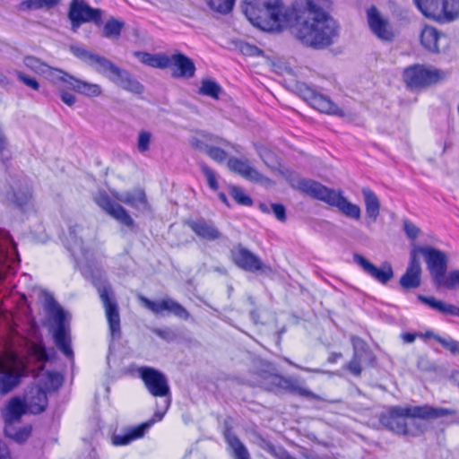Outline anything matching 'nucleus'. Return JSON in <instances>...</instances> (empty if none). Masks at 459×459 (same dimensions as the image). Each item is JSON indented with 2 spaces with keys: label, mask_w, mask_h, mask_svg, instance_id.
<instances>
[{
  "label": "nucleus",
  "mask_w": 459,
  "mask_h": 459,
  "mask_svg": "<svg viewBox=\"0 0 459 459\" xmlns=\"http://www.w3.org/2000/svg\"><path fill=\"white\" fill-rule=\"evenodd\" d=\"M228 167L230 170L239 174L243 178L254 181L263 182L268 180L261 173H259L255 168L250 166L247 160H240L238 158H230L228 160Z\"/></svg>",
  "instance_id": "26"
},
{
  "label": "nucleus",
  "mask_w": 459,
  "mask_h": 459,
  "mask_svg": "<svg viewBox=\"0 0 459 459\" xmlns=\"http://www.w3.org/2000/svg\"><path fill=\"white\" fill-rule=\"evenodd\" d=\"M329 0H306V4L302 9L292 6L291 8L295 10L296 14L293 22L299 19H307L308 17H315L321 13L328 14L325 10L329 7Z\"/></svg>",
  "instance_id": "28"
},
{
  "label": "nucleus",
  "mask_w": 459,
  "mask_h": 459,
  "mask_svg": "<svg viewBox=\"0 0 459 459\" xmlns=\"http://www.w3.org/2000/svg\"><path fill=\"white\" fill-rule=\"evenodd\" d=\"M367 215V225L375 223L380 214V201L377 195L369 188L361 190Z\"/></svg>",
  "instance_id": "30"
},
{
  "label": "nucleus",
  "mask_w": 459,
  "mask_h": 459,
  "mask_svg": "<svg viewBox=\"0 0 459 459\" xmlns=\"http://www.w3.org/2000/svg\"><path fill=\"white\" fill-rule=\"evenodd\" d=\"M134 55L146 65L160 69L169 68V56L165 54L135 52Z\"/></svg>",
  "instance_id": "38"
},
{
  "label": "nucleus",
  "mask_w": 459,
  "mask_h": 459,
  "mask_svg": "<svg viewBox=\"0 0 459 459\" xmlns=\"http://www.w3.org/2000/svg\"><path fill=\"white\" fill-rule=\"evenodd\" d=\"M69 88L89 98L98 97L102 94L100 85L82 81L75 77H73L72 81H70Z\"/></svg>",
  "instance_id": "35"
},
{
  "label": "nucleus",
  "mask_w": 459,
  "mask_h": 459,
  "mask_svg": "<svg viewBox=\"0 0 459 459\" xmlns=\"http://www.w3.org/2000/svg\"><path fill=\"white\" fill-rule=\"evenodd\" d=\"M17 76H18L19 80L22 81L28 87H30L35 91H38L39 89V84L34 78H30V77L27 76L22 72H18Z\"/></svg>",
  "instance_id": "62"
},
{
  "label": "nucleus",
  "mask_w": 459,
  "mask_h": 459,
  "mask_svg": "<svg viewBox=\"0 0 459 459\" xmlns=\"http://www.w3.org/2000/svg\"><path fill=\"white\" fill-rule=\"evenodd\" d=\"M170 402H171V399L170 397H166L165 399H163L161 401L160 403H157L156 404V411L152 418V420H150L149 421H147L146 423H150V427L156 421H160L162 420V418L164 417L167 410L169 409V405H170Z\"/></svg>",
  "instance_id": "47"
},
{
  "label": "nucleus",
  "mask_w": 459,
  "mask_h": 459,
  "mask_svg": "<svg viewBox=\"0 0 459 459\" xmlns=\"http://www.w3.org/2000/svg\"><path fill=\"white\" fill-rule=\"evenodd\" d=\"M91 282L102 303L111 338L119 339L121 337V321L115 292L106 275L101 272H97L92 275Z\"/></svg>",
  "instance_id": "5"
},
{
  "label": "nucleus",
  "mask_w": 459,
  "mask_h": 459,
  "mask_svg": "<svg viewBox=\"0 0 459 459\" xmlns=\"http://www.w3.org/2000/svg\"><path fill=\"white\" fill-rule=\"evenodd\" d=\"M353 259L366 273L382 284H386L394 277L392 265L387 262L378 268L361 255L355 254Z\"/></svg>",
  "instance_id": "19"
},
{
  "label": "nucleus",
  "mask_w": 459,
  "mask_h": 459,
  "mask_svg": "<svg viewBox=\"0 0 459 459\" xmlns=\"http://www.w3.org/2000/svg\"><path fill=\"white\" fill-rule=\"evenodd\" d=\"M442 288L448 290L459 289V270L451 271L442 283Z\"/></svg>",
  "instance_id": "52"
},
{
  "label": "nucleus",
  "mask_w": 459,
  "mask_h": 459,
  "mask_svg": "<svg viewBox=\"0 0 459 459\" xmlns=\"http://www.w3.org/2000/svg\"><path fill=\"white\" fill-rule=\"evenodd\" d=\"M444 38L445 36L434 27L426 26L421 31L420 42L429 52L437 53L440 50V42Z\"/></svg>",
  "instance_id": "33"
},
{
  "label": "nucleus",
  "mask_w": 459,
  "mask_h": 459,
  "mask_svg": "<svg viewBox=\"0 0 459 459\" xmlns=\"http://www.w3.org/2000/svg\"><path fill=\"white\" fill-rule=\"evenodd\" d=\"M243 13L254 26L273 30L287 29L296 17L281 0H244Z\"/></svg>",
  "instance_id": "1"
},
{
  "label": "nucleus",
  "mask_w": 459,
  "mask_h": 459,
  "mask_svg": "<svg viewBox=\"0 0 459 459\" xmlns=\"http://www.w3.org/2000/svg\"><path fill=\"white\" fill-rule=\"evenodd\" d=\"M235 0H209L208 4L213 11L226 14L234 5Z\"/></svg>",
  "instance_id": "46"
},
{
  "label": "nucleus",
  "mask_w": 459,
  "mask_h": 459,
  "mask_svg": "<svg viewBox=\"0 0 459 459\" xmlns=\"http://www.w3.org/2000/svg\"><path fill=\"white\" fill-rule=\"evenodd\" d=\"M288 28L303 45L315 49L331 46L339 36L338 25L329 14L299 19Z\"/></svg>",
  "instance_id": "3"
},
{
  "label": "nucleus",
  "mask_w": 459,
  "mask_h": 459,
  "mask_svg": "<svg viewBox=\"0 0 459 459\" xmlns=\"http://www.w3.org/2000/svg\"><path fill=\"white\" fill-rule=\"evenodd\" d=\"M230 255L235 264L245 271L256 272L263 270L264 267L257 255L240 244L233 247Z\"/></svg>",
  "instance_id": "17"
},
{
  "label": "nucleus",
  "mask_w": 459,
  "mask_h": 459,
  "mask_svg": "<svg viewBox=\"0 0 459 459\" xmlns=\"http://www.w3.org/2000/svg\"><path fill=\"white\" fill-rule=\"evenodd\" d=\"M292 186L310 197L337 208L342 215L349 219L354 221L361 219L360 207L350 202L341 189L329 188L317 181L307 178H299Z\"/></svg>",
  "instance_id": "4"
},
{
  "label": "nucleus",
  "mask_w": 459,
  "mask_h": 459,
  "mask_svg": "<svg viewBox=\"0 0 459 459\" xmlns=\"http://www.w3.org/2000/svg\"><path fill=\"white\" fill-rule=\"evenodd\" d=\"M169 67L174 78H193L195 73V65L192 59L181 53H176L169 56Z\"/></svg>",
  "instance_id": "20"
},
{
  "label": "nucleus",
  "mask_w": 459,
  "mask_h": 459,
  "mask_svg": "<svg viewBox=\"0 0 459 459\" xmlns=\"http://www.w3.org/2000/svg\"><path fill=\"white\" fill-rule=\"evenodd\" d=\"M420 12L439 22H452L459 17V0H414Z\"/></svg>",
  "instance_id": "7"
},
{
  "label": "nucleus",
  "mask_w": 459,
  "mask_h": 459,
  "mask_svg": "<svg viewBox=\"0 0 459 459\" xmlns=\"http://www.w3.org/2000/svg\"><path fill=\"white\" fill-rule=\"evenodd\" d=\"M115 198L124 203L132 208L143 212L147 209V200L145 193L141 189H134L133 191L115 193Z\"/></svg>",
  "instance_id": "29"
},
{
  "label": "nucleus",
  "mask_w": 459,
  "mask_h": 459,
  "mask_svg": "<svg viewBox=\"0 0 459 459\" xmlns=\"http://www.w3.org/2000/svg\"><path fill=\"white\" fill-rule=\"evenodd\" d=\"M95 201L101 209H103L108 214L117 220L119 223L125 225L134 232L136 231V225L127 211L119 204L111 200V198L107 194L100 193L95 197Z\"/></svg>",
  "instance_id": "15"
},
{
  "label": "nucleus",
  "mask_w": 459,
  "mask_h": 459,
  "mask_svg": "<svg viewBox=\"0 0 459 459\" xmlns=\"http://www.w3.org/2000/svg\"><path fill=\"white\" fill-rule=\"evenodd\" d=\"M411 251H416L417 255L421 254L424 256L434 285L437 288H442V283L447 276L448 257L446 254L432 247H417Z\"/></svg>",
  "instance_id": "8"
},
{
  "label": "nucleus",
  "mask_w": 459,
  "mask_h": 459,
  "mask_svg": "<svg viewBox=\"0 0 459 459\" xmlns=\"http://www.w3.org/2000/svg\"><path fill=\"white\" fill-rule=\"evenodd\" d=\"M299 89L300 96L306 101H307L310 105L317 92L315 90H313L312 88H310L305 84L300 85Z\"/></svg>",
  "instance_id": "60"
},
{
  "label": "nucleus",
  "mask_w": 459,
  "mask_h": 459,
  "mask_svg": "<svg viewBox=\"0 0 459 459\" xmlns=\"http://www.w3.org/2000/svg\"><path fill=\"white\" fill-rule=\"evenodd\" d=\"M41 293L44 299V308L56 325L54 331L55 343L65 356L72 358L74 353L71 348V338L69 329L65 325L68 315L57 304L50 293L45 290H42Z\"/></svg>",
  "instance_id": "6"
},
{
  "label": "nucleus",
  "mask_w": 459,
  "mask_h": 459,
  "mask_svg": "<svg viewBox=\"0 0 459 459\" xmlns=\"http://www.w3.org/2000/svg\"><path fill=\"white\" fill-rule=\"evenodd\" d=\"M188 227L202 239L214 241L221 238V233L212 221L203 218L187 222Z\"/></svg>",
  "instance_id": "25"
},
{
  "label": "nucleus",
  "mask_w": 459,
  "mask_h": 459,
  "mask_svg": "<svg viewBox=\"0 0 459 459\" xmlns=\"http://www.w3.org/2000/svg\"><path fill=\"white\" fill-rule=\"evenodd\" d=\"M225 439L234 459H250V455L244 444L229 430L225 432Z\"/></svg>",
  "instance_id": "39"
},
{
  "label": "nucleus",
  "mask_w": 459,
  "mask_h": 459,
  "mask_svg": "<svg viewBox=\"0 0 459 459\" xmlns=\"http://www.w3.org/2000/svg\"><path fill=\"white\" fill-rule=\"evenodd\" d=\"M152 332L156 335L160 337L161 339L166 340L168 342L173 341L176 338V333L169 328H166V329L154 328L152 330Z\"/></svg>",
  "instance_id": "61"
},
{
  "label": "nucleus",
  "mask_w": 459,
  "mask_h": 459,
  "mask_svg": "<svg viewBox=\"0 0 459 459\" xmlns=\"http://www.w3.org/2000/svg\"><path fill=\"white\" fill-rule=\"evenodd\" d=\"M60 0H24L21 4L22 10L50 9L56 5Z\"/></svg>",
  "instance_id": "43"
},
{
  "label": "nucleus",
  "mask_w": 459,
  "mask_h": 459,
  "mask_svg": "<svg viewBox=\"0 0 459 459\" xmlns=\"http://www.w3.org/2000/svg\"><path fill=\"white\" fill-rule=\"evenodd\" d=\"M63 383V377L61 374L56 372H48L46 375V380L44 386L42 387L45 391H56L58 389Z\"/></svg>",
  "instance_id": "45"
},
{
  "label": "nucleus",
  "mask_w": 459,
  "mask_h": 459,
  "mask_svg": "<svg viewBox=\"0 0 459 459\" xmlns=\"http://www.w3.org/2000/svg\"><path fill=\"white\" fill-rule=\"evenodd\" d=\"M3 201L13 204L19 208H23L30 200L31 194L29 189L15 190L11 186H5L0 193Z\"/></svg>",
  "instance_id": "31"
},
{
  "label": "nucleus",
  "mask_w": 459,
  "mask_h": 459,
  "mask_svg": "<svg viewBox=\"0 0 459 459\" xmlns=\"http://www.w3.org/2000/svg\"><path fill=\"white\" fill-rule=\"evenodd\" d=\"M346 368L354 376L359 377L362 368L360 366V355L355 351L352 359L347 364Z\"/></svg>",
  "instance_id": "54"
},
{
  "label": "nucleus",
  "mask_w": 459,
  "mask_h": 459,
  "mask_svg": "<svg viewBox=\"0 0 459 459\" xmlns=\"http://www.w3.org/2000/svg\"><path fill=\"white\" fill-rule=\"evenodd\" d=\"M403 230L407 237L411 239L416 238L420 233V229L407 220L403 221Z\"/></svg>",
  "instance_id": "59"
},
{
  "label": "nucleus",
  "mask_w": 459,
  "mask_h": 459,
  "mask_svg": "<svg viewBox=\"0 0 459 459\" xmlns=\"http://www.w3.org/2000/svg\"><path fill=\"white\" fill-rule=\"evenodd\" d=\"M43 76L50 82L61 86L70 87V81L73 79V75L64 72L63 70L48 66L47 70L43 74Z\"/></svg>",
  "instance_id": "40"
},
{
  "label": "nucleus",
  "mask_w": 459,
  "mask_h": 459,
  "mask_svg": "<svg viewBox=\"0 0 459 459\" xmlns=\"http://www.w3.org/2000/svg\"><path fill=\"white\" fill-rule=\"evenodd\" d=\"M239 51L245 56H258L263 51L255 45L247 42H240L238 45Z\"/></svg>",
  "instance_id": "55"
},
{
  "label": "nucleus",
  "mask_w": 459,
  "mask_h": 459,
  "mask_svg": "<svg viewBox=\"0 0 459 459\" xmlns=\"http://www.w3.org/2000/svg\"><path fill=\"white\" fill-rule=\"evenodd\" d=\"M438 343L447 350L452 355L459 356V341L451 337L438 338Z\"/></svg>",
  "instance_id": "51"
},
{
  "label": "nucleus",
  "mask_w": 459,
  "mask_h": 459,
  "mask_svg": "<svg viewBox=\"0 0 459 459\" xmlns=\"http://www.w3.org/2000/svg\"><path fill=\"white\" fill-rule=\"evenodd\" d=\"M16 246L9 233L0 229V280L19 263Z\"/></svg>",
  "instance_id": "14"
},
{
  "label": "nucleus",
  "mask_w": 459,
  "mask_h": 459,
  "mask_svg": "<svg viewBox=\"0 0 459 459\" xmlns=\"http://www.w3.org/2000/svg\"><path fill=\"white\" fill-rule=\"evenodd\" d=\"M259 446L273 455L277 458V454L281 448H276L272 443L265 439H261L259 442Z\"/></svg>",
  "instance_id": "64"
},
{
  "label": "nucleus",
  "mask_w": 459,
  "mask_h": 459,
  "mask_svg": "<svg viewBox=\"0 0 459 459\" xmlns=\"http://www.w3.org/2000/svg\"><path fill=\"white\" fill-rule=\"evenodd\" d=\"M418 299L422 303L428 305L431 308L438 311L439 313H441L443 315L459 316V307L455 305L443 302L441 300L437 299L434 297H426V296L420 295L418 297Z\"/></svg>",
  "instance_id": "37"
},
{
  "label": "nucleus",
  "mask_w": 459,
  "mask_h": 459,
  "mask_svg": "<svg viewBox=\"0 0 459 459\" xmlns=\"http://www.w3.org/2000/svg\"><path fill=\"white\" fill-rule=\"evenodd\" d=\"M210 158L217 162H222L227 159V152L220 147L212 146L210 144L207 151Z\"/></svg>",
  "instance_id": "56"
},
{
  "label": "nucleus",
  "mask_w": 459,
  "mask_h": 459,
  "mask_svg": "<svg viewBox=\"0 0 459 459\" xmlns=\"http://www.w3.org/2000/svg\"><path fill=\"white\" fill-rule=\"evenodd\" d=\"M421 266L416 255V251H411L410 255V263L405 273L400 279V284L403 289H416L420 285Z\"/></svg>",
  "instance_id": "23"
},
{
  "label": "nucleus",
  "mask_w": 459,
  "mask_h": 459,
  "mask_svg": "<svg viewBox=\"0 0 459 459\" xmlns=\"http://www.w3.org/2000/svg\"><path fill=\"white\" fill-rule=\"evenodd\" d=\"M152 135L150 132L142 130L137 137V150L141 152H146L150 149Z\"/></svg>",
  "instance_id": "49"
},
{
  "label": "nucleus",
  "mask_w": 459,
  "mask_h": 459,
  "mask_svg": "<svg viewBox=\"0 0 459 459\" xmlns=\"http://www.w3.org/2000/svg\"><path fill=\"white\" fill-rule=\"evenodd\" d=\"M457 414V411L448 408L433 407L429 404L417 406H392L380 415V423L387 429L399 435H418L419 430L410 429L409 420H436Z\"/></svg>",
  "instance_id": "2"
},
{
  "label": "nucleus",
  "mask_w": 459,
  "mask_h": 459,
  "mask_svg": "<svg viewBox=\"0 0 459 459\" xmlns=\"http://www.w3.org/2000/svg\"><path fill=\"white\" fill-rule=\"evenodd\" d=\"M278 374H265L262 377L261 385L267 391L277 393V381L274 379L280 377Z\"/></svg>",
  "instance_id": "53"
},
{
  "label": "nucleus",
  "mask_w": 459,
  "mask_h": 459,
  "mask_svg": "<svg viewBox=\"0 0 459 459\" xmlns=\"http://www.w3.org/2000/svg\"><path fill=\"white\" fill-rule=\"evenodd\" d=\"M124 26L125 23L123 22L110 18L103 27L102 36L110 39H117Z\"/></svg>",
  "instance_id": "42"
},
{
  "label": "nucleus",
  "mask_w": 459,
  "mask_h": 459,
  "mask_svg": "<svg viewBox=\"0 0 459 459\" xmlns=\"http://www.w3.org/2000/svg\"><path fill=\"white\" fill-rule=\"evenodd\" d=\"M72 54L92 67L97 73L108 78L117 65L107 57L94 53L82 45H71Z\"/></svg>",
  "instance_id": "12"
},
{
  "label": "nucleus",
  "mask_w": 459,
  "mask_h": 459,
  "mask_svg": "<svg viewBox=\"0 0 459 459\" xmlns=\"http://www.w3.org/2000/svg\"><path fill=\"white\" fill-rule=\"evenodd\" d=\"M26 412V404L23 400L19 396L12 397L1 410L4 427L18 424Z\"/></svg>",
  "instance_id": "22"
},
{
  "label": "nucleus",
  "mask_w": 459,
  "mask_h": 459,
  "mask_svg": "<svg viewBox=\"0 0 459 459\" xmlns=\"http://www.w3.org/2000/svg\"><path fill=\"white\" fill-rule=\"evenodd\" d=\"M310 106L323 113L339 117L344 116V112L339 108L327 96L319 92L316 93Z\"/></svg>",
  "instance_id": "34"
},
{
  "label": "nucleus",
  "mask_w": 459,
  "mask_h": 459,
  "mask_svg": "<svg viewBox=\"0 0 459 459\" xmlns=\"http://www.w3.org/2000/svg\"><path fill=\"white\" fill-rule=\"evenodd\" d=\"M4 434L9 438L14 440L17 443L25 442L30 436L31 427L27 425L23 427H16V425H10L4 427Z\"/></svg>",
  "instance_id": "41"
},
{
  "label": "nucleus",
  "mask_w": 459,
  "mask_h": 459,
  "mask_svg": "<svg viewBox=\"0 0 459 459\" xmlns=\"http://www.w3.org/2000/svg\"><path fill=\"white\" fill-rule=\"evenodd\" d=\"M221 92V88L215 81L210 79L203 80L202 85L199 89L200 94L218 99Z\"/></svg>",
  "instance_id": "44"
},
{
  "label": "nucleus",
  "mask_w": 459,
  "mask_h": 459,
  "mask_svg": "<svg viewBox=\"0 0 459 459\" xmlns=\"http://www.w3.org/2000/svg\"><path fill=\"white\" fill-rule=\"evenodd\" d=\"M82 227L79 225H71L69 227L68 237L66 239L67 248L72 253V255L76 261H80L82 258H87L88 250L83 246L82 237H78V234L82 231Z\"/></svg>",
  "instance_id": "27"
},
{
  "label": "nucleus",
  "mask_w": 459,
  "mask_h": 459,
  "mask_svg": "<svg viewBox=\"0 0 459 459\" xmlns=\"http://www.w3.org/2000/svg\"><path fill=\"white\" fill-rule=\"evenodd\" d=\"M23 403L26 410L32 414H39L44 411L48 405L46 391L40 386H32L26 394Z\"/></svg>",
  "instance_id": "24"
},
{
  "label": "nucleus",
  "mask_w": 459,
  "mask_h": 459,
  "mask_svg": "<svg viewBox=\"0 0 459 459\" xmlns=\"http://www.w3.org/2000/svg\"><path fill=\"white\" fill-rule=\"evenodd\" d=\"M150 428V423H143L138 427L127 430L124 434H117L112 437V443L115 446H126L133 440L142 437Z\"/></svg>",
  "instance_id": "36"
},
{
  "label": "nucleus",
  "mask_w": 459,
  "mask_h": 459,
  "mask_svg": "<svg viewBox=\"0 0 459 459\" xmlns=\"http://www.w3.org/2000/svg\"><path fill=\"white\" fill-rule=\"evenodd\" d=\"M140 377L149 393L155 397H170V389L166 376L150 367H142L138 369Z\"/></svg>",
  "instance_id": "13"
},
{
  "label": "nucleus",
  "mask_w": 459,
  "mask_h": 459,
  "mask_svg": "<svg viewBox=\"0 0 459 459\" xmlns=\"http://www.w3.org/2000/svg\"><path fill=\"white\" fill-rule=\"evenodd\" d=\"M24 65L33 72L43 75L48 68V65L41 62L39 58L34 56H26L23 60Z\"/></svg>",
  "instance_id": "48"
},
{
  "label": "nucleus",
  "mask_w": 459,
  "mask_h": 459,
  "mask_svg": "<svg viewBox=\"0 0 459 459\" xmlns=\"http://www.w3.org/2000/svg\"><path fill=\"white\" fill-rule=\"evenodd\" d=\"M258 154L264 164L268 167H274L276 164V159L274 153L264 147H261L258 150Z\"/></svg>",
  "instance_id": "57"
},
{
  "label": "nucleus",
  "mask_w": 459,
  "mask_h": 459,
  "mask_svg": "<svg viewBox=\"0 0 459 459\" xmlns=\"http://www.w3.org/2000/svg\"><path fill=\"white\" fill-rule=\"evenodd\" d=\"M230 195L233 197V199L241 205L249 206L252 204L251 198L248 195H247L240 187L235 186H231Z\"/></svg>",
  "instance_id": "50"
},
{
  "label": "nucleus",
  "mask_w": 459,
  "mask_h": 459,
  "mask_svg": "<svg viewBox=\"0 0 459 459\" xmlns=\"http://www.w3.org/2000/svg\"><path fill=\"white\" fill-rule=\"evenodd\" d=\"M102 11L94 9L83 0H73L70 4L68 17L72 23V30L75 32L81 24L94 22L97 25L101 23Z\"/></svg>",
  "instance_id": "11"
},
{
  "label": "nucleus",
  "mask_w": 459,
  "mask_h": 459,
  "mask_svg": "<svg viewBox=\"0 0 459 459\" xmlns=\"http://www.w3.org/2000/svg\"><path fill=\"white\" fill-rule=\"evenodd\" d=\"M202 171L203 173L204 174L206 179H207V183L209 185V186L213 189V190H217L218 189V183H217V180H216V175L214 173L213 170H212L208 166L206 165H202Z\"/></svg>",
  "instance_id": "58"
},
{
  "label": "nucleus",
  "mask_w": 459,
  "mask_h": 459,
  "mask_svg": "<svg viewBox=\"0 0 459 459\" xmlns=\"http://www.w3.org/2000/svg\"><path fill=\"white\" fill-rule=\"evenodd\" d=\"M274 379L277 381L278 385L276 394L281 392H288L304 397H314V394L310 390L301 386L298 379L294 377L280 376L274 377Z\"/></svg>",
  "instance_id": "32"
},
{
  "label": "nucleus",
  "mask_w": 459,
  "mask_h": 459,
  "mask_svg": "<svg viewBox=\"0 0 459 459\" xmlns=\"http://www.w3.org/2000/svg\"><path fill=\"white\" fill-rule=\"evenodd\" d=\"M270 206L272 208V211L274 214V216L280 221H286V213H285V208L282 204H270Z\"/></svg>",
  "instance_id": "63"
},
{
  "label": "nucleus",
  "mask_w": 459,
  "mask_h": 459,
  "mask_svg": "<svg viewBox=\"0 0 459 459\" xmlns=\"http://www.w3.org/2000/svg\"><path fill=\"white\" fill-rule=\"evenodd\" d=\"M367 17L371 31L378 39L385 41L393 40L394 34L389 21L383 17L375 6H371L367 11Z\"/></svg>",
  "instance_id": "18"
},
{
  "label": "nucleus",
  "mask_w": 459,
  "mask_h": 459,
  "mask_svg": "<svg viewBox=\"0 0 459 459\" xmlns=\"http://www.w3.org/2000/svg\"><path fill=\"white\" fill-rule=\"evenodd\" d=\"M108 79L125 91L134 94H141L143 92V86L134 79L127 70L120 68L117 65L112 74L108 75Z\"/></svg>",
  "instance_id": "21"
},
{
  "label": "nucleus",
  "mask_w": 459,
  "mask_h": 459,
  "mask_svg": "<svg viewBox=\"0 0 459 459\" xmlns=\"http://www.w3.org/2000/svg\"><path fill=\"white\" fill-rule=\"evenodd\" d=\"M446 77V73L423 65H413L404 69L403 81L411 88H421L437 83Z\"/></svg>",
  "instance_id": "10"
},
{
  "label": "nucleus",
  "mask_w": 459,
  "mask_h": 459,
  "mask_svg": "<svg viewBox=\"0 0 459 459\" xmlns=\"http://www.w3.org/2000/svg\"><path fill=\"white\" fill-rule=\"evenodd\" d=\"M23 361L14 354H10L0 362V394H7L17 387L25 374Z\"/></svg>",
  "instance_id": "9"
},
{
  "label": "nucleus",
  "mask_w": 459,
  "mask_h": 459,
  "mask_svg": "<svg viewBox=\"0 0 459 459\" xmlns=\"http://www.w3.org/2000/svg\"><path fill=\"white\" fill-rule=\"evenodd\" d=\"M138 299L146 308H148L154 314H160L162 311H169L175 315L176 316H178V318L184 320H187L190 316V314L183 306H181L178 302L171 299L152 301L144 296L139 295Z\"/></svg>",
  "instance_id": "16"
}]
</instances>
